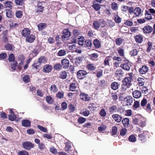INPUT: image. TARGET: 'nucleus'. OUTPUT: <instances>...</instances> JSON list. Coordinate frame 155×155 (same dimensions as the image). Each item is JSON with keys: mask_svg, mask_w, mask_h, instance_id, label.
Wrapping results in <instances>:
<instances>
[{"mask_svg": "<svg viewBox=\"0 0 155 155\" xmlns=\"http://www.w3.org/2000/svg\"><path fill=\"white\" fill-rule=\"evenodd\" d=\"M107 23L108 27L110 28L113 27L115 25V22L112 20H108Z\"/></svg>", "mask_w": 155, "mask_h": 155, "instance_id": "603ef678", "label": "nucleus"}, {"mask_svg": "<svg viewBox=\"0 0 155 155\" xmlns=\"http://www.w3.org/2000/svg\"><path fill=\"white\" fill-rule=\"evenodd\" d=\"M144 79L142 78H139L137 79L138 83L140 86H142L144 84Z\"/></svg>", "mask_w": 155, "mask_h": 155, "instance_id": "5fc2aeb1", "label": "nucleus"}, {"mask_svg": "<svg viewBox=\"0 0 155 155\" xmlns=\"http://www.w3.org/2000/svg\"><path fill=\"white\" fill-rule=\"evenodd\" d=\"M77 40L76 39L73 38L71 40V42L68 43V48H69V51L71 52H74L76 48V45L75 44L76 43Z\"/></svg>", "mask_w": 155, "mask_h": 155, "instance_id": "20e7f679", "label": "nucleus"}, {"mask_svg": "<svg viewBox=\"0 0 155 155\" xmlns=\"http://www.w3.org/2000/svg\"><path fill=\"white\" fill-rule=\"evenodd\" d=\"M50 90L51 92L54 93H56L58 91V89L56 86L54 84L51 86Z\"/></svg>", "mask_w": 155, "mask_h": 155, "instance_id": "e433bc0d", "label": "nucleus"}, {"mask_svg": "<svg viewBox=\"0 0 155 155\" xmlns=\"http://www.w3.org/2000/svg\"><path fill=\"white\" fill-rule=\"evenodd\" d=\"M117 51L120 56L122 57H124V49L121 48V47H119L118 48V49L117 50Z\"/></svg>", "mask_w": 155, "mask_h": 155, "instance_id": "c85d7f7f", "label": "nucleus"}, {"mask_svg": "<svg viewBox=\"0 0 155 155\" xmlns=\"http://www.w3.org/2000/svg\"><path fill=\"white\" fill-rule=\"evenodd\" d=\"M44 7L43 6L37 7L36 13H38L42 12L44 10Z\"/></svg>", "mask_w": 155, "mask_h": 155, "instance_id": "8fccbe9b", "label": "nucleus"}, {"mask_svg": "<svg viewBox=\"0 0 155 155\" xmlns=\"http://www.w3.org/2000/svg\"><path fill=\"white\" fill-rule=\"evenodd\" d=\"M112 118L117 122L118 123L121 121L122 119V117L118 114H114L112 115Z\"/></svg>", "mask_w": 155, "mask_h": 155, "instance_id": "2eb2a0df", "label": "nucleus"}, {"mask_svg": "<svg viewBox=\"0 0 155 155\" xmlns=\"http://www.w3.org/2000/svg\"><path fill=\"white\" fill-rule=\"evenodd\" d=\"M61 38L64 43H66V40L68 39V29H64L61 35Z\"/></svg>", "mask_w": 155, "mask_h": 155, "instance_id": "1a4fd4ad", "label": "nucleus"}, {"mask_svg": "<svg viewBox=\"0 0 155 155\" xmlns=\"http://www.w3.org/2000/svg\"><path fill=\"white\" fill-rule=\"evenodd\" d=\"M131 63L128 61H126L120 65L121 68L127 71H129L131 68Z\"/></svg>", "mask_w": 155, "mask_h": 155, "instance_id": "39448f33", "label": "nucleus"}, {"mask_svg": "<svg viewBox=\"0 0 155 155\" xmlns=\"http://www.w3.org/2000/svg\"><path fill=\"white\" fill-rule=\"evenodd\" d=\"M123 39L121 38H117L115 40V44L117 45L120 46L122 43Z\"/></svg>", "mask_w": 155, "mask_h": 155, "instance_id": "f704fd0d", "label": "nucleus"}, {"mask_svg": "<svg viewBox=\"0 0 155 155\" xmlns=\"http://www.w3.org/2000/svg\"><path fill=\"white\" fill-rule=\"evenodd\" d=\"M100 115L102 117L105 116L107 115V113L105 111V109L103 108L101 110L100 112Z\"/></svg>", "mask_w": 155, "mask_h": 155, "instance_id": "e2e57ef3", "label": "nucleus"}, {"mask_svg": "<svg viewBox=\"0 0 155 155\" xmlns=\"http://www.w3.org/2000/svg\"><path fill=\"white\" fill-rule=\"evenodd\" d=\"M22 125L24 127H30L31 125V122L27 119L23 120L21 122Z\"/></svg>", "mask_w": 155, "mask_h": 155, "instance_id": "f3484780", "label": "nucleus"}, {"mask_svg": "<svg viewBox=\"0 0 155 155\" xmlns=\"http://www.w3.org/2000/svg\"><path fill=\"white\" fill-rule=\"evenodd\" d=\"M14 47L13 45H12L9 43H8L4 45V47L8 51H12Z\"/></svg>", "mask_w": 155, "mask_h": 155, "instance_id": "cd10ccee", "label": "nucleus"}, {"mask_svg": "<svg viewBox=\"0 0 155 155\" xmlns=\"http://www.w3.org/2000/svg\"><path fill=\"white\" fill-rule=\"evenodd\" d=\"M8 119L11 121H13L15 120L17 118L16 115L14 114H10L8 116Z\"/></svg>", "mask_w": 155, "mask_h": 155, "instance_id": "052dcab7", "label": "nucleus"}, {"mask_svg": "<svg viewBox=\"0 0 155 155\" xmlns=\"http://www.w3.org/2000/svg\"><path fill=\"white\" fill-rule=\"evenodd\" d=\"M46 61L45 58L43 56H41L38 59V62L40 64L43 63Z\"/></svg>", "mask_w": 155, "mask_h": 155, "instance_id": "49530a36", "label": "nucleus"}, {"mask_svg": "<svg viewBox=\"0 0 155 155\" xmlns=\"http://www.w3.org/2000/svg\"><path fill=\"white\" fill-rule=\"evenodd\" d=\"M62 66L64 68H68V60L64 59L61 61Z\"/></svg>", "mask_w": 155, "mask_h": 155, "instance_id": "393cba45", "label": "nucleus"}, {"mask_svg": "<svg viewBox=\"0 0 155 155\" xmlns=\"http://www.w3.org/2000/svg\"><path fill=\"white\" fill-rule=\"evenodd\" d=\"M95 104L93 103L90 104L88 107V108L91 110H94L96 109Z\"/></svg>", "mask_w": 155, "mask_h": 155, "instance_id": "13d9d810", "label": "nucleus"}, {"mask_svg": "<svg viewBox=\"0 0 155 155\" xmlns=\"http://www.w3.org/2000/svg\"><path fill=\"white\" fill-rule=\"evenodd\" d=\"M18 66V62L17 61H13L10 64V67L13 71H15L16 70Z\"/></svg>", "mask_w": 155, "mask_h": 155, "instance_id": "4be33fe9", "label": "nucleus"}, {"mask_svg": "<svg viewBox=\"0 0 155 155\" xmlns=\"http://www.w3.org/2000/svg\"><path fill=\"white\" fill-rule=\"evenodd\" d=\"M124 72L121 69H118L116 71L115 74L117 76L122 75L124 74Z\"/></svg>", "mask_w": 155, "mask_h": 155, "instance_id": "de8ad7c7", "label": "nucleus"}, {"mask_svg": "<svg viewBox=\"0 0 155 155\" xmlns=\"http://www.w3.org/2000/svg\"><path fill=\"white\" fill-rule=\"evenodd\" d=\"M31 33L30 30L28 28L24 29L21 31V34L23 36L27 37Z\"/></svg>", "mask_w": 155, "mask_h": 155, "instance_id": "ddd939ff", "label": "nucleus"}, {"mask_svg": "<svg viewBox=\"0 0 155 155\" xmlns=\"http://www.w3.org/2000/svg\"><path fill=\"white\" fill-rule=\"evenodd\" d=\"M147 103V100L145 98H143L141 102V105L142 107H143L147 111H151V108L150 107V104L148 103L146 107V105Z\"/></svg>", "mask_w": 155, "mask_h": 155, "instance_id": "7ed1b4c3", "label": "nucleus"}, {"mask_svg": "<svg viewBox=\"0 0 155 155\" xmlns=\"http://www.w3.org/2000/svg\"><path fill=\"white\" fill-rule=\"evenodd\" d=\"M5 6L6 8H8L10 9L12 8V2L7 1L5 2L4 3Z\"/></svg>", "mask_w": 155, "mask_h": 155, "instance_id": "bb28decb", "label": "nucleus"}, {"mask_svg": "<svg viewBox=\"0 0 155 155\" xmlns=\"http://www.w3.org/2000/svg\"><path fill=\"white\" fill-rule=\"evenodd\" d=\"M68 111L69 110L71 112H73L76 109L75 106L72 104H71L68 105Z\"/></svg>", "mask_w": 155, "mask_h": 155, "instance_id": "72a5a7b5", "label": "nucleus"}, {"mask_svg": "<svg viewBox=\"0 0 155 155\" xmlns=\"http://www.w3.org/2000/svg\"><path fill=\"white\" fill-rule=\"evenodd\" d=\"M148 133L147 131H145L143 133L139 134L138 136L139 140L143 142L145 141L146 139V135Z\"/></svg>", "mask_w": 155, "mask_h": 155, "instance_id": "0eeeda50", "label": "nucleus"}, {"mask_svg": "<svg viewBox=\"0 0 155 155\" xmlns=\"http://www.w3.org/2000/svg\"><path fill=\"white\" fill-rule=\"evenodd\" d=\"M145 18L146 19L148 20H150L152 19V18L151 14L147 10L145 11Z\"/></svg>", "mask_w": 155, "mask_h": 155, "instance_id": "58836bf2", "label": "nucleus"}, {"mask_svg": "<svg viewBox=\"0 0 155 155\" xmlns=\"http://www.w3.org/2000/svg\"><path fill=\"white\" fill-rule=\"evenodd\" d=\"M52 69V66L49 64H46L44 66L43 71L44 73H48L50 72Z\"/></svg>", "mask_w": 155, "mask_h": 155, "instance_id": "9b49d317", "label": "nucleus"}, {"mask_svg": "<svg viewBox=\"0 0 155 155\" xmlns=\"http://www.w3.org/2000/svg\"><path fill=\"white\" fill-rule=\"evenodd\" d=\"M111 8L114 10H116L118 9V5L117 3L113 2L111 5Z\"/></svg>", "mask_w": 155, "mask_h": 155, "instance_id": "6e6d98bb", "label": "nucleus"}, {"mask_svg": "<svg viewBox=\"0 0 155 155\" xmlns=\"http://www.w3.org/2000/svg\"><path fill=\"white\" fill-rule=\"evenodd\" d=\"M132 94L133 97L136 98H140L141 95L140 91L138 90L134 91L133 92Z\"/></svg>", "mask_w": 155, "mask_h": 155, "instance_id": "6ab92c4d", "label": "nucleus"}, {"mask_svg": "<svg viewBox=\"0 0 155 155\" xmlns=\"http://www.w3.org/2000/svg\"><path fill=\"white\" fill-rule=\"evenodd\" d=\"M91 59L93 60H96L97 59L98 55L97 53H93L91 55Z\"/></svg>", "mask_w": 155, "mask_h": 155, "instance_id": "680f3d73", "label": "nucleus"}, {"mask_svg": "<svg viewBox=\"0 0 155 155\" xmlns=\"http://www.w3.org/2000/svg\"><path fill=\"white\" fill-rule=\"evenodd\" d=\"M38 128L41 131L44 132H47V129L46 128L40 125H38L37 126Z\"/></svg>", "mask_w": 155, "mask_h": 155, "instance_id": "4d7b16f0", "label": "nucleus"}, {"mask_svg": "<svg viewBox=\"0 0 155 155\" xmlns=\"http://www.w3.org/2000/svg\"><path fill=\"white\" fill-rule=\"evenodd\" d=\"M83 60V57H77L75 60V63L76 65H78Z\"/></svg>", "mask_w": 155, "mask_h": 155, "instance_id": "4c0bfd02", "label": "nucleus"}, {"mask_svg": "<svg viewBox=\"0 0 155 155\" xmlns=\"http://www.w3.org/2000/svg\"><path fill=\"white\" fill-rule=\"evenodd\" d=\"M38 29L39 31H41L47 27L45 23H41L38 25Z\"/></svg>", "mask_w": 155, "mask_h": 155, "instance_id": "412c9836", "label": "nucleus"}, {"mask_svg": "<svg viewBox=\"0 0 155 155\" xmlns=\"http://www.w3.org/2000/svg\"><path fill=\"white\" fill-rule=\"evenodd\" d=\"M80 96L81 99L85 101H89L90 98L88 94L84 93H81L80 95Z\"/></svg>", "mask_w": 155, "mask_h": 155, "instance_id": "4468645a", "label": "nucleus"}, {"mask_svg": "<svg viewBox=\"0 0 155 155\" xmlns=\"http://www.w3.org/2000/svg\"><path fill=\"white\" fill-rule=\"evenodd\" d=\"M86 120L85 118L81 117L78 118V121L80 124H82L84 123Z\"/></svg>", "mask_w": 155, "mask_h": 155, "instance_id": "69168bd1", "label": "nucleus"}, {"mask_svg": "<svg viewBox=\"0 0 155 155\" xmlns=\"http://www.w3.org/2000/svg\"><path fill=\"white\" fill-rule=\"evenodd\" d=\"M23 147L27 150H30L34 147V144L30 142L25 141L22 143Z\"/></svg>", "mask_w": 155, "mask_h": 155, "instance_id": "f03ea898", "label": "nucleus"}, {"mask_svg": "<svg viewBox=\"0 0 155 155\" xmlns=\"http://www.w3.org/2000/svg\"><path fill=\"white\" fill-rule=\"evenodd\" d=\"M148 70V67L146 65H144L139 68V71L141 74H144L147 72Z\"/></svg>", "mask_w": 155, "mask_h": 155, "instance_id": "9d476101", "label": "nucleus"}, {"mask_svg": "<svg viewBox=\"0 0 155 155\" xmlns=\"http://www.w3.org/2000/svg\"><path fill=\"white\" fill-rule=\"evenodd\" d=\"M67 73L65 71H62L61 72L59 77L62 79H65L67 77Z\"/></svg>", "mask_w": 155, "mask_h": 155, "instance_id": "c03bdc74", "label": "nucleus"}, {"mask_svg": "<svg viewBox=\"0 0 155 155\" xmlns=\"http://www.w3.org/2000/svg\"><path fill=\"white\" fill-rule=\"evenodd\" d=\"M152 27L150 25L144 26L143 28V32L145 34H148L151 33L153 31Z\"/></svg>", "mask_w": 155, "mask_h": 155, "instance_id": "f8f14e48", "label": "nucleus"}, {"mask_svg": "<svg viewBox=\"0 0 155 155\" xmlns=\"http://www.w3.org/2000/svg\"><path fill=\"white\" fill-rule=\"evenodd\" d=\"M30 77L28 75H26L23 78V80L24 82L28 83L30 82Z\"/></svg>", "mask_w": 155, "mask_h": 155, "instance_id": "bf43d9fd", "label": "nucleus"}, {"mask_svg": "<svg viewBox=\"0 0 155 155\" xmlns=\"http://www.w3.org/2000/svg\"><path fill=\"white\" fill-rule=\"evenodd\" d=\"M39 52L40 51L38 48H35L33 50L31 53L30 55H32V57H35L37 55Z\"/></svg>", "mask_w": 155, "mask_h": 155, "instance_id": "a878e982", "label": "nucleus"}, {"mask_svg": "<svg viewBox=\"0 0 155 155\" xmlns=\"http://www.w3.org/2000/svg\"><path fill=\"white\" fill-rule=\"evenodd\" d=\"M66 54V51L64 50H60L58 53V55L60 56H62Z\"/></svg>", "mask_w": 155, "mask_h": 155, "instance_id": "338daca9", "label": "nucleus"}, {"mask_svg": "<svg viewBox=\"0 0 155 155\" xmlns=\"http://www.w3.org/2000/svg\"><path fill=\"white\" fill-rule=\"evenodd\" d=\"M141 13V10L139 7H136L134 10V14L136 17H137L140 15Z\"/></svg>", "mask_w": 155, "mask_h": 155, "instance_id": "5701e85b", "label": "nucleus"}, {"mask_svg": "<svg viewBox=\"0 0 155 155\" xmlns=\"http://www.w3.org/2000/svg\"><path fill=\"white\" fill-rule=\"evenodd\" d=\"M15 15L17 17L20 18L23 15V13L21 11H18L15 13Z\"/></svg>", "mask_w": 155, "mask_h": 155, "instance_id": "0e129e2a", "label": "nucleus"}, {"mask_svg": "<svg viewBox=\"0 0 155 155\" xmlns=\"http://www.w3.org/2000/svg\"><path fill=\"white\" fill-rule=\"evenodd\" d=\"M106 23L105 21L103 18L99 19L98 20L93 21V26L94 28L96 30L98 29L101 26L102 27H104Z\"/></svg>", "mask_w": 155, "mask_h": 155, "instance_id": "f257e3e1", "label": "nucleus"}, {"mask_svg": "<svg viewBox=\"0 0 155 155\" xmlns=\"http://www.w3.org/2000/svg\"><path fill=\"white\" fill-rule=\"evenodd\" d=\"M46 100L47 102L49 104H52L54 102L53 99L51 96H47L46 98Z\"/></svg>", "mask_w": 155, "mask_h": 155, "instance_id": "2f4dec72", "label": "nucleus"}, {"mask_svg": "<svg viewBox=\"0 0 155 155\" xmlns=\"http://www.w3.org/2000/svg\"><path fill=\"white\" fill-rule=\"evenodd\" d=\"M49 150L50 152L54 154H56L57 153V150L54 147H51L50 148Z\"/></svg>", "mask_w": 155, "mask_h": 155, "instance_id": "774afa93", "label": "nucleus"}, {"mask_svg": "<svg viewBox=\"0 0 155 155\" xmlns=\"http://www.w3.org/2000/svg\"><path fill=\"white\" fill-rule=\"evenodd\" d=\"M15 57L13 53L10 54L8 57V61L9 62H12L15 61Z\"/></svg>", "mask_w": 155, "mask_h": 155, "instance_id": "ea45409f", "label": "nucleus"}, {"mask_svg": "<svg viewBox=\"0 0 155 155\" xmlns=\"http://www.w3.org/2000/svg\"><path fill=\"white\" fill-rule=\"evenodd\" d=\"M114 20L117 23H119L121 22V18L117 15H114Z\"/></svg>", "mask_w": 155, "mask_h": 155, "instance_id": "a19ab883", "label": "nucleus"}, {"mask_svg": "<svg viewBox=\"0 0 155 155\" xmlns=\"http://www.w3.org/2000/svg\"><path fill=\"white\" fill-rule=\"evenodd\" d=\"M15 3L17 5L22 6L24 3V0H15Z\"/></svg>", "mask_w": 155, "mask_h": 155, "instance_id": "a18cd8bd", "label": "nucleus"}, {"mask_svg": "<svg viewBox=\"0 0 155 155\" xmlns=\"http://www.w3.org/2000/svg\"><path fill=\"white\" fill-rule=\"evenodd\" d=\"M112 135L117 134V128L116 126H113L112 127Z\"/></svg>", "mask_w": 155, "mask_h": 155, "instance_id": "09e8293b", "label": "nucleus"}, {"mask_svg": "<svg viewBox=\"0 0 155 155\" xmlns=\"http://www.w3.org/2000/svg\"><path fill=\"white\" fill-rule=\"evenodd\" d=\"M109 112L110 114L116 112L117 111V107L115 105L111 106L109 109Z\"/></svg>", "mask_w": 155, "mask_h": 155, "instance_id": "c756f323", "label": "nucleus"}, {"mask_svg": "<svg viewBox=\"0 0 155 155\" xmlns=\"http://www.w3.org/2000/svg\"><path fill=\"white\" fill-rule=\"evenodd\" d=\"M93 44L96 48H98L101 46L100 41L97 39H95L93 42Z\"/></svg>", "mask_w": 155, "mask_h": 155, "instance_id": "c9c22d12", "label": "nucleus"}, {"mask_svg": "<svg viewBox=\"0 0 155 155\" xmlns=\"http://www.w3.org/2000/svg\"><path fill=\"white\" fill-rule=\"evenodd\" d=\"M87 67L90 71L94 70L96 68V67L93 64H88L87 65Z\"/></svg>", "mask_w": 155, "mask_h": 155, "instance_id": "7c9ffc66", "label": "nucleus"}, {"mask_svg": "<svg viewBox=\"0 0 155 155\" xmlns=\"http://www.w3.org/2000/svg\"><path fill=\"white\" fill-rule=\"evenodd\" d=\"M87 74V73L85 70H80L77 72V75L78 79H83Z\"/></svg>", "mask_w": 155, "mask_h": 155, "instance_id": "423d86ee", "label": "nucleus"}, {"mask_svg": "<svg viewBox=\"0 0 155 155\" xmlns=\"http://www.w3.org/2000/svg\"><path fill=\"white\" fill-rule=\"evenodd\" d=\"M85 44L86 47H90L92 45V43L90 40H86L85 41Z\"/></svg>", "mask_w": 155, "mask_h": 155, "instance_id": "864d4df0", "label": "nucleus"}, {"mask_svg": "<svg viewBox=\"0 0 155 155\" xmlns=\"http://www.w3.org/2000/svg\"><path fill=\"white\" fill-rule=\"evenodd\" d=\"M106 126L105 125H101L98 127V130L101 132H103L105 130Z\"/></svg>", "mask_w": 155, "mask_h": 155, "instance_id": "3c124183", "label": "nucleus"}, {"mask_svg": "<svg viewBox=\"0 0 155 155\" xmlns=\"http://www.w3.org/2000/svg\"><path fill=\"white\" fill-rule=\"evenodd\" d=\"M84 40V38L82 36H81L79 38H78V44L79 45H83Z\"/></svg>", "mask_w": 155, "mask_h": 155, "instance_id": "79ce46f5", "label": "nucleus"}, {"mask_svg": "<svg viewBox=\"0 0 155 155\" xmlns=\"http://www.w3.org/2000/svg\"><path fill=\"white\" fill-rule=\"evenodd\" d=\"M124 101L127 102V105L130 106L133 102V99L131 96H128L125 98Z\"/></svg>", "mask_w": 155, "mask_h": 155, "instance_id": "dca6fc26", "label": "nucleus"}, {"mask_svg": "<svg viewBox=\"0 0 155 155\" xmlns=\"http://www.w3.org/2000/svg\"><path fill=\"white\" fill-rule=\"evenodd\" d=\"M131 77H127L124 79L122 82L124 85H125L127 87H129L131 85Z\"/></svg>", "mask_w": 155, "mask_h": 155, "instance_id": "6e6552de", "label": "nucleus"}, {"mask_svg": "<svg viewBox=\"0 0 155 155\" xmlns=\"http://www.w3.org/2000/svg\"><path fill=\"white\" fill-rule=\"evenodd\" d=\"M35 37L33 35H31L29 36H28L26 38V40L29 43L33 42L35 39Z\"/></svg>", "mask_w": 155, "mask_h": 155, "instance_id": "a211bd4d", "label": "nucleus"}, {"mask_svg": "<svg viewBox=\"0 0 155 155\" xmlns=\"http://www.w3.org/2000/svg\"><path fill=\"white\" fill-rule=\"evenodd\" d=\"M129 120L128 118H125L122 120L123 125L125 127H127L129 124Z\"/></svg>", "mask_w": 155, "mask_h": 155, "instance_id": "473e14b6", "label": "nucleus"}, {"mask_svg": "<svg viewBox=\"0 0 155 155\" xmlns=\"http://www.w3.org/2000/svg\"><path fill=\"white\" fill-rule=\"evenodd\" d=\"M119 86V84L117 82H114L111 83V87L112 89L116 90L118 88Z\"/></svg>", "mask_w": 155, "mask_h": 155, "instance_id": "b1692460", "label": "nucleus"}, {"mask_svg": "<svg viewBox=\"0 0 155 155\" xmlns=\"http://www.w3.org/2000/svg\"><path fill=\"white\" fill-rule=\"evenodd\" d=\"M143 39L142 36L140 35H137L135 37V41L138 43H141L143 41Z\"/></svg>", "mask_w": 155, "mask_h": 155, "instance_id": "aec40b11", "label": "nucleus"}, {"mask_svg": "<svg viewBox=\"0 0 155 155\" xmlns=\"http://www.w3.org/2000/svg\"><path fill=\"white\" fill-rule=\"evenodd\" d=\"M138 51L136 49H134L130 52V54L132 56H135L137 55Z\"/></svg>", "mask_w": 155, "mask_h": 155, "instance_id": "37998d69", "label": "nucleus"}]
</instances>
